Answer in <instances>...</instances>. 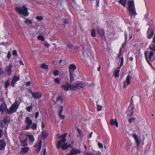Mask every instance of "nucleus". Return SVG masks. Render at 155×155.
<instances>
[{
  "label": "nucleus",
  "mask_w": 155,
  "mask_h": 155,
  "mask_svg": "<svg viewBox=\"0 0 155 155\" xmlns=\"http://www.w3.org/2000/svg\"><path fill=\"white\" fill-rule=\"evenodd\" d=\"M29 147L22 148L21 149V154H24L27 153L29 150Z\"/></svg>",
  "instance_id": "393cba45"
},
{
  "label": "nucleus",
  "mask_w": 155,
  "mask_h": 155,
  "mask_svg": "<svg viewBox=\"0 0 155 155\" xmlns=\"http://www.w3.org/2000/svg\"><path fill=\"white\" fill-rule=\"evenodd\" d=\"M37 127V125L36 124L33 123L32 124L31 126V128L33 130H36Z\"/></svg>",
  "instance_id": "4c0bfd02"
},
{
  "label": "nucleus",
  "mask_w": 155,
  "mask_h": 155,
  "mask_svg": "<svg viewBox=\"0 0 155 155\" xmlns=\"http://www.w3.org/2000/svg\"><path fill=\"white\" fill-rule=\"evenodd\" d=\"M92 133H93V132H91L90 134V135L89 136V138H91V137H92Z\"/></svg>",
  "instance_id": "774afa93"
},
{
  "label": "nucleus",
  "mask_w": 155,
  "mask_h": 155,
  "mask_svg": "<svg viewBox=\"0 0 155 155\" xmlns=\"http://www.w3.org/2000/svg\"><path fill=\"white\" fill-rule=\"evenodd\" d=\"M85 154H86V155H95L94 154H91V153H86Z\"/></svg>",
  "instance_id": "680f3d73"
},
{
  "label": "nucleus",
  "mask_w": 155,
  "mask_h": 155,
  "mask_svg": "<svg viewBox=\"0 0 155 155\" xmlns=\"http://www.w3.org/2000/svg\"><path fill=\"white\" fill-rule=\"evenodd\" d=\"M19 106V104H18V101L16 100L9 109H7V105L5 103L2 104L0 105V112L2 111L3 112L6 110L8 114H12L16 111Z\"/></svg>",
  "instance_id": "f03ea898"
},
{
  "label": "nucleus",
  "mask_w": 155,
  "mask_h": 155,
  "mask_svg": "<svg viewBox=\"0 0 155 155\" xmlns=\"http://www.w3.org/2000/svg\"><path fill=\"white\" fill-rule=\"evenodd\" d=\"M149 49L150 51L149 52L148 55L146 51L144 52L145 58L149 65H151V64L149 62L152 57L154 55V53H155V35H154L153 40L150 45Z\"/></svg>",
  "instance_id": "f257e3e1"
},
{
  "label": "nucleus",
  "mask_w": 155,
  "mask_h": 155,
  "mask_svg": "<svg viewBox=\"0 0 155 155\" xmlns=\"http://www.w3.org/2000/svg\"><path fill=\"white\" fill-rule=\"evenodd\" d=\"M98 145L99 147L100 148H102L103 147V145L101 143H98Z\"/></svg>",
  "instance_id": "864d4df0"
},
{
  "label": "nucleus",
  "mask_w": 155,
  "mask_h": 155,
  "mask_svg": "<svg viewBox=\"0 0 155 155\" xmlns=\"http://www.w3.org/2000/svg\"><path fill=\"white\" fill-rule=\"evenodd\" d=\"M20 80V77L14 76L12 79L11 84L12 87H14L17 84V82Z\"/></svg>",
  "instance_id": "ddd939ff"
},
{
  "label": "nucleus",
  "mask_w": 155,
  "mask_h": 155,
  "mask_svg": "<svg viewBox=\"0 0 155 155\" xmlns=\"http://www.w3.org/2000/svg\"><path fill=\"white\" fill-rule=\"evenodd\" d=\"M63 99L61 96H60L58 97L57 98V102H61V103L62 104L63 103Z\"/></svg>",
  "instance_id": "f704fd0d"
},
{
  "label": "nucleus",
  "mask_w": 155,
  "mask_h": 155,
  "mask_svg": "<svg viewBox=\"0 0 155 155\" xmlns=\"http://www.w3.org/2000/svg\"><path fill=\"white\" fill-rule=\"evenodd\" d=\"M133 96L131 98L130 101V105L129 106V107L131 108V110L130 113V114H128L127 115V116L128 117H131L133 115L134 113L133 110L134 108V101L133 99Z\"/></svg>",
  "instance_id": "6e6552de"
},
{
  "label": "nucleus",
  "mask_w": 155,
  "mask_h": 155,
  "mask_svg": "<svg viewBox=\"0 0 155 155\" xmlns=\"http://www.w3.org/2000/svg\"><path fill=\"white\" fill-rule=\"evenodd\" d=\"M24 22L25 24L29 25H31L32 23V21L30 19L26 18L25 21Z\"/></svg>",
  "instance_id": "cd10ccee"
},
{
  "label": "nucleus",
  "mask_w": 155,
  "mask_h": 155,
  "mask_svg": "<svg viewBox=\"0 0 155 155\" xmlns=\"http://www.w3.org/2000/svg\"><path fill=\"white\" fill-rule=\"evenodd\" d=\"M12 55H15L16 56H18V54L17 53V51L16 50H14L13 51Z\"/></svg>",
  "instance_id": "09e8293b"
},
{
  "label": "nucleus",
  "mask_w": 155,
  "mask_h": 155,
  "mask_svg": "<svg viewBox=\"0 0 155 155\" xmlns=\"http://www.w3.org/2000/svg\"><path fill=\"white\" fill-rule=\"evenodd\" d=\"M128 6L127 10L129 11V13L131 17L135 16L137 15L135 7L134 1L133 0L129 1L128 2Z\"/></svg>",
  "instance_id": "20e7f679"
},
{
  "label": "nucleus",
  "mask_w": 155,
  "mask_h": 155,
  "mask_svg": "<svg viewBox=\"0 0 155 155\" xmlns=\"http://www.w3.org/2000/svg\"><path fill=\"white\" fill-rule=\"evenodd\" d=\"M19 63L21 64H22L23 65H24L22 60H21L20 61Z\"/></svg>",
  "instance_id": "338daca9"
},
{
  "label": "nucleus",
  "mask_w": 155,
  "mask_h": 155,
  "mask_svg": "<svg viewBox=\"0 0 155 155\" xmlns=\"http://www.w3.org/2000/svg\"><path fill=\"white\" fill-rule=\"evenodd\" d=\"M154 34L153 30L150 27L149 28L147 33V38L148 39H150Z\"/></svg>",
  "instance_id": "4468645a"
},
{
  "label": "nucleus",
  "mask_w": 155,
  "mask_h": 155,
  "mask_svg": "<svg viewBox=\"0 0 155 155\" xmlns=\"http://www.w3.org/2000/svg\"><path fill=\"white\" fill-rule=\"evenodd\" d=\"M73 84H70V83L68 84V83H66L65 84H63L61 86V88L63 89L64 90L66 91H68L70 90H73V88H72Z\"/></svg>",
  "instance_id": "9d476101"
},
{
  "label": "nucleus",
  "mask_w": 155,
  "mask_h": 155,
  "mask_svg": "<svg viewBox=\"0 0 155 155\" xmlns=\"http://www.w3.org/2000/svg\"><path fill=\"white\" fill-rule=\"evenodd\" d=\"M33 108V105L31 104L29 106L27 107H26V110L28 112H31Z\"/></svg>",
  "instance_id": "72a5a7b5"
},
{
  "label": "nucleus",
  "mask_w": 155,
  "mask_h": 155,
  "mask_svg": "<svg viewBox=\"0 0 155 155\" xmlns=\"http://www.w3.org/2000/svg\"><path fill=\"white\" fill-rule=\"evenodd\" d=\"M148 14L147 13L146 14H145V15H144V18L145 19H147L148 17Z\"/></svg>",
  "instance_id": "13d9d810"
},
{
  "label": "nucleus",
  "mask_w": 155,
  "mask_h": 155,
  "mask_svg": "<svg viewBox=\"0 0 155 155\" xmlns=\"http://www.w3.org/2000/svg\"><path fill=\"white\" fill-rule=\"evenodd\" d=\"M35 18L38 21H41L43 19V17L42 16H37Z\"/></svg>",
  "instance_id": "ea45409f"
},
{
  "label": "nucleus",
  "mask_w": 155,
  "mask_h": 155,
  "mask_svg": "<svg viewBox=\"0 0 155 155\" xmlns=\"http://www.w3.org/2000/svg\"><path fill=\"white\" fill-rule=\"evenodd\" d=\"M85 86L84 83L83 82H76L73 84V90H76L78 89L83 88Z\"/></svg>",
  "instance_id": "423d86ee"
},
{
  "label": "nucleus",
  "mask_w": 155,
  "mask_h": 155,
  "mask_svg": "<svg viewBox=\"0 0 155 155\" xmlns=\"http://www.w3.org/2000/svg\"><path fill=\"white\" fill-rule=\"evenodd\" d=\"M55 82L56 83L60 84V81L58 78H56L54 80Z\"/></svg>",
  "instance_id": "de8ad7c7"
},
{
  "label": "nucleus",
  "mask_w": 155,
  "mask_h": 155,
  "mask_svg": "<svg viewBox=\"0 0 155 155\" xmlns=\"http://www.w3.org/2000/svg\"><path fill=\"white\" fill-rule=\"evenodd\" d=\"M31 93L32 95V97L35 100L40 98L42 96V94L40 92L33 93L31 91Z\"/></svg>",
  "instance_id": "9b49d317"
},
{
  "label": "nucleus",
  "mask_w": 155,
  "mask_h": 155,
  "mask_svg": "<svg viewBox=\"0 0 155 155\" xmlns=\"http://www.w3.org/2000/svg\"><path fill=\"white\" fill-rule=\"evenodd\" d=\"M81 153V151L79 149H76L74 148H73L71 151L70 153L67 154L69 155H75L79 154Z\"/></svg>",
  "instance_id": "dca6fc26"
},
{
  "label": "nucleus",
  "mask_w": 155,
  "mask_h": 155,
  "mask_svg": "<svg viewBox=\"0 0 155 155\" xmlns=\"http://www.w3.org/2000/svg\"><path fill=\"white\" fill-rule=\"evenodd\" d=\"M63 22L64 25L68 23V20L67 19H65L64 20Z\"/></svg>",
  "instance_id": "5fc2aeb1"
},
{
  "label": "nucleus",
  "mask_w": 155,
  "mask_h": 155,
  "mask_svg": "<svg viewBox=\"0 0 155 155\" xmlns=\"http://www.w3.org/2000/svg\"><path fill=\"white\" fill-rule=\"evenodd\" d=\"M6 143L5 141L2 140H0V150H3L5 148Z\"/></svg>",
  "instance_id": "aec40b11"
},
{
  "label": "nucleus",
  "mask_w": 155,
  "mask_h": 155,
  "mask_svg": "<svg viewBox=\"0 0 155 155\" xmlns=\"http://www.w3.org/2000/svg\"><path fill=\"white\" fill-rule=\"evenodd\" d=\"M127 1V0H119L118 1V2L119 4L125 7L126 6Z\"/></svg>",
  "instance_id": "bb28decb"
},
{
  "label": "nucleus",
  "mask_w": 155,
  "mask_h": 155,
  "mask_svg": "<svg viewBox=\"0 0 155 155\" xmlns=\"http://www.w3.org/2000/svg\"><path fill=\"white\" fill-rule=\"evenodd\" d=\"M39 113L38 112H36L35 114V118H37L39 116Z\"/></svg>",
  "instance_id": "4d7b16f0"
},
{
  "label": "nucleus",
  "mask_w": 155,
  "mask_h": 155,
  "mask_svg": "<svg viewBox=\"0 0 155 155\" xmlns=\"http://www.w3.org/2000/svg\"><path fill=\"white\" fill-rule=\"evenodd\" d=\"M42 144V141L41 140L38 143L36 144L35 146V151L38 152L41 150Z\"/></svg>",
  "instance_id": "f3484780"
},
{
  "label": "nucleus",
  "mask_w": 155,
  "mask_h": 155,
  "mask_svg": "<svg viewBox=\"0 0 155 155\" xmlns=\"http://www.w3.org/2000/svg\"><path fill=\"white\" fill-rule=\"evenodd\" d=\"M125 41L124 43L122 44V45L121 46V47L120 48H121V49L122 48H124L125 46V45H126L125 43H126V42L127 39V34L125 32Z\"/></svg>",
  "instance_id": "473e14b6"
},
{
  "label": "nucleus",
  "mask_w": 155,
  "mask_h": 155,
  "mask_svg": "<svg viewBox=\"0 0 155 155\" xmlns=\"http://www.w3.org/2000/svg\"><path fill=\"white\" fill-rule=\"evenodd\" d=\"M120 68H119V67L118 68L117 70H116L114 73V75L115 78L118 77L119 76V72L120 71Z\"/></svg>",
  "instance_id": "c85d7f7f"
},
{
  "label": "nucleus",
  "mask_w": 155,
  "mask_h": 155,
  "mask_svg": "<svg viewBox=\"0 0 155 155\" xmlns=\"http://www.w3.org/2000/svg\"><path fill=\"white\" fill-rule=\"evenodd\" d=\"M53 74L55 76H57L59 75V71L58 70H56L54 71Z\"/></svg>",
  "instance_id": "c03bdc74"
},
{
  "label": "nucleus",
  "mask_w": 155,
  "mask_h": 155,
  "mask_svg": "<svg viewBox=\"0 0 155 155\" xmlns=\"http://www.w3.org/2000/svg\"><path fill=\"white\" fill-rule=\"evenodd\" d=\"M63 111V107L62 106H61V108L59 110V114H62V112Z\"/></svg>",
  "instance_id": "8fccbe9b"
},
{
  "label": "nucleus",
  "mask_w": 155,
  "mask_h": 155,
  "mask_svg": "<svg viewBox=\"0 0 155 155\" xmlns=\"http://www.w3.org/2000/svg\"><path fill=\"white\" fill-rule=\"evenodd\" d=\"M10 118L8 116H6L4 118L3 121L1 123V127H4L5 126H7L10 122Z\"/></svg>",
  "instance_id": "0eeeda50"
},
{
  "label": "nucleus",
  "mask_w": 155,
  "mask_h": 155,
  "mask_svg": "<svg viewBox=\"0 0 155 155\" xmlns=\"http://www.w3.org/2000/svg\"><path fill=\"white\" fill-rule=\"evenodd\" d=\"M12 68V65L11 64H10L8 66H7L5 69V72L6 74L8 75H11Z\"/></svg>",
  "instance_id": "2eb2a0df"
},
{
  "label": "nucleus",
  "mask_w": 155,
  "mask_h": 155,
  "mask_svg": "<svg viewBox=\"0 0 155 155\" xmlns=\"http://www.w3.org/2000/svg\"><path fill=\"white\" fill-rule=\"evenodd\" d=\"M99 1H97V0H96V6H99Z\"/></svg>",
  "instance_id": "69168bd1"
},
{
  "label": "nucleus",
  "mask_w": 155,
  "mask_h": 155,
  "mask_svg": "<svg viewBox=\"0 0 155 155\" xmlns=\"http://www.w3.org/2000/svg\"><path fill=\"white\" fill-rule=\"evenodd\" d=\"M132 78V76L128 75L127 77L126 80L124 82L123 87L126 88L127 86L130 84V79Z\"/></svg>",
  "instance_id": "f8f14e48"
},
{
  "label": "nucleus",
  "mask_w": 155,
  "mask_h": 155,
  "mask_svg": "<svg viewBox=\"0 0 155 155\" xmlns=\"http://www.w3.org/2000/svg\"><path fill=\"white\" fill-rule=\"evenodd\" d=\"M46 149H45L43 151V155H45L46 154Z\"/></svg>",
  "instance_id": "e2e57ef3"
},
{
  "label": "nucleus",
  "mask_w": 155,
  "mask_h": 155,
  "mask_svg": "<svg viewBox=\"0 0 155 155\" xmlns=\"http://www.w3.org/2000/svg\"><path fill=\"white\" fill-rule=\"evenodd\" d=\"M110 124L112 125H115L117 127L118 126V123L116 119H111L110 121Z\"/></svg>",
  "instance_id": "412c9836"
},
{
  "label": "nucleus",
  "mask_w": 155,
  "mask_h": 155,
  "mask_svg": "<svg viewBox=\"0 0 155 155\" xmlns=\"http://www.w3.org/2000/svg\"><path fill=\"white\" fill-rule=\"evenodd\" d=\"M67 135V133H65L59 136V138H62V139L60 140L58 142L56 145L57 149H59L61 147L62 150H64L67 149L68 147H71V144L68 145L67 143H65L66 141V139L65 137Z\"/></svg>",
  "instance_id": "7ed1b4c3"
},
{
  "label": "nucleus",
  "mask_w": 155,
  "mask_h": 155,
  "mask_svg": "<svg viewBox=\"0 0 155 155\" xmlns=\"http://www.w3.org/2000/svg\"><path fill=\"white\" fill-rule=\"evenodd\" d=\"M77 130L78 133V136L80 138H82L83 137V135L81 130L78 128H77Z\"/></svg>",
  "instance_id": "c756f323"
},
{
  "label": "nucleus",
  "mask_w": 155,
  "mask_h": 155,
  "mask_svg": "<svg viewBox=\"0 0 155 155\" xmlns=\"http://www.w3.org/2000/svg\"><path fill=\"white\" fill-rule=\"evenodd\" d=\"M97 31L99 34L101 35L102 38H104V31L102 29L98 28L97 29Z\"/></svg>",
  "instance_id": "5701e85b"
},
{
  "label": "nucleus",
  "mask_w": 155,
  "mask_h": 155,
  "mask_svg": "<svg viewBox=\"0 0 155 155\" xmlns=\"http://www.w3.org/2000/svg\"><path fill=\"white\" fill-rule=\"evenodd\" d=\"M41 124H42V128L43 129L45 127V125L44 124V123L43 122H42Z\"/></svg>",
  "instance_id": "052dcab7"
},
{
  "label": "nucleus",
  "mask_w": 155,
  "mask_h": 155,
  "mask_svg": "<svg viewBox=\"0 0 155 155\" xmlns=\"http://www.w3.org/2000/svg\"><path fill=\"white\" fill-rule=\"evenodd\" d=\"M122 52V50L121 49V48H120V51H119V54L118 55L117 57V58H116V59H117L118 58H119L120 57V56L121 55Z\"/></svg>",
  "instance_id": "a18cd8bd"
},
{
  "label": "nucleus",
  "mask_w": 155,
  "mask_h": 155,
  "mask_svg": "<svg viewBox=\"0 0 155 155\" xmlns=\"http://www.w3.org/2000/svg\"><path fill=\"white\" fill-rule=\"evenodd\" d=\"M10 85V83L8 80L5 83L4 87L5 89L7 88Z\"/></svg>",
  "instance_id": "c9c22d12"
},
{
  "label": "nucleus",
  "mask_w": 155,
  "mask_h": 155,
  "mask_svg": "<svg viewBox=\"0 0 155 155\" xmlns=\"http://www.w3.org/2000/svg\"><path fill=\"white\" fill-rule=\"evenodd\" d=\"M124 63V58L123 57H122L120 58V66L119 67V68H120L123 65Z\"/></svg>",
  "instance_id": "58836bf2"
},
{
  "label": "nucleus",
  "mask_w": 155,
  "mask_h": 155,
  "mask_svg": "<svg viewBox=\"0 0 155 155\" xmlns=\"http://www.w3.org/2000/svg\"><path fill=\"white\" fill-rule=\"evenodd\" d=\"M62 114H59V117L61 119H64V118L65 116L64 115H62Z\"/></svg>",
  "instance_id": "49530a36"
},
{
  "label": "nucleus",
  "mask_w": 155,
  "mask_h": 155,
  "mask_svg": "<svg viewBox=\"0 0 155 155\" xmlns=\"http://www.w3.org/2000/svg\"><path fill=\"white\" fill-rule=\"evenodd\" d=\"M91 35L93 37H94L95 36V30L93 29L91 31Z\"/></svg>",
  "instance_id": "a19ab883"
},
{
  "label": "nucleus",
  "mask_w": 155,
  "mask_h": 155,
  "mask_svg": "<svg viewBox=\"0 0 155 155\" xmlns=\"http://www.w3.org/2000/svg\"><path fill=\"white\" fill-rule=\"evenodd\" d=\"M97 111H99L102 110V106L97 104Z\"/></svg>",
  "instance_id": "37998d69"
},
{
  "label": "nucleus",
  "mask_w": 155,
  "mask_h": 155,
  "mask_svg": "<svg viewBox=\"0 0 155 155\" xmlns=\"http://www.w3.org/2000/svg\"><path fill=\"white\" fill-rule=\"evenodd\" d=\"M26 135L28 138L29 142L32 143L34 142L35 139L34 136L33 135L27 134H26Z\"/></svg>",
  "instance_id": "4be33fe9"
},
{
  "label": "nucleus",
  "mask_w": 155,
  "mask_h": 155,
  "mask_svg": "<svg viewBox=\"0 0 155 155\" xmlns=\"http://www.w3.org/2000/svg\"><path fill=\"white\" fill-rule=\"evenodd\" d=\"M132 136L134 138L136 143V145L137 147H139L140 146V142L138 138V136L136 134L133 133L132 134Z\"/></svg>",
  "instance_id": "a211bd4d"
},
{
  "label": "nucleus",
  "mask_w": 155,
  "mask_h": 155,
  "mask_svg": "<svg viewBox=\"0 0 155 155\" xmlns=\"http://www.w3.org/2000/svg\"><path fill=\"white\" fill-rule=\"evenodd\" d=\"M7 57L8 59H9L11 57V54L10 51H8V52Z\"/></svg>",
  "instance_id": "3c124183"
},
{
  "label": "nucleus",
  "mask_w": 155,
  "mask_h": 155,
  "mask_svg": "<svg viewBox=\"0 0 155 155\" xmlns=\"http://www.w3.org/2000/svg\"><path fill=\"white\" fill-rule=\"evenodd\" d=\"M70 73V84H71V83L74 80V78L73 77V73Z\"/></svg>",
  "instance_id": "2f4dec72"
},
{
  "label": "nucleus",
  "mask_w": 155,
  "mask_h": 155,
  "mask_svg": "<svg viewBox=\"0 0 155 155\" xmlns=\"http://www.w3.org/2000/svg\"><path fill=\"white\" fill-rule=\"evenodd\" d=\"M16 11L19 14H21L25 16H27L29 15L28 8L25 6L22 7H17L15 8Z\"/></svg>",
  "instance_id": "39448f33"
},
{
  "label": "nucleus",
  "mask_w": 155,
  "mask_h": 155,
  "mask_svg": "<svg viewBox=\"0 0 155 155\" xmlns=\"http://www.w3.org/2000/svg\"><path fill=\"white\" fill-rule=\"evenodd\" d=\"M3 73H4V71L3 69L1 68H0V76H1V74Z\"/></svg>",
  "instance_id": "6e6d98bb"
},
{
  "label": "nucleus",
  "mask_w": 155,
  "mask_h": 155,
  "mask_svg": "<svg viewBox=\"0 0 155 155\" xmlns=\"http://www.w3.org/2000/svg\"><path fill=\"white\" fill-rule=\"evenodd\" d=\"M72 47V45L71 44H68L67 46V48L69 49H71Z\"/></svg>",
  "instance_id": "603ef678"
},
{
  "label": "nucleus",
  "mask_w": 155,
  "mask_h": 155,
  "mask_svg": "<svg viewBox=\"0 0 155 155\" xmlns=\"http://www.w3.org/2000/svg\"><path fill=\"white\" fill-rule=\"evenodd\" d=\"M25 123L27 124L25 128V129L26 130H28L30 128L31 125L32 123V120L30 119L29 117H26Z\"/></svg>",
  "instance_id": "1a4fd4ad"
},
{
  "label": "nucleus",
  "mask_w": 155,
  "mask_h": 155,
  "mask_svg": "<svg viewBox=\"0 0 155 155\" xmlns=\"http://www.w3.org/2000/svg\"><path fill=\"white\" fill-rule=\"evenodd\" d=\"M76 69V67L75 64H72L70 65L69 67V73H73L74 71Z\"/></svg>",
  "instance_id": "6ab92c4d"
},
{
  "label": "nucleus",
  "mask_w": 155,
  "mask_h": 155,
  "mask_svg": "<svg viewBox=\"0 0 155 155\" xmlns=\"http://www.w3.org/2000/svg\"><path fill=\"white\" fill-rule=\"evenodd\" d=\"M45 46H47L48 47L49 46V45L47 42H46L45 43Z\"/></svg>",
  "instance_id": "0e129e2a"
},
{
  "label": "nucleus",
  "mask_w": 155,
  "mask_h": 155,
  "mask_svg": "<svg viewBox=\"0 0 155 155\" xmlns=\"http://www.w3.org/2000/svg\"><path fill=\"white\" fill-rule=\"evenodd\" d=\"M31 84V82L30 81H28L27 82L26 84V85L27 86H28Z\"/></svg>",
  "instance_id": "bf43d9fd"
},
{
  "label": "nucleus",
  "mask_w": 155,
  "mask_h": 155,
  "mask_svg": "<svg viewBox=\"0 0 155 155\" xmlns=\"http://www.w3.org/2000/svg\"><path fill=\"white\" fill-rule=\"evenodd\" d=\"M28 139L26 138L24 140H20V142L21 143V146L22 147H26L27 146L28 144L27 143Z\"/></svg>",
  "instance_id": "b1692460"
},
{
  "label": "nucleus",
  "mask_w": 155,
  "mask_h": 155,
  "mask_svg": "<svg viewBox=\"0 0 155 155\" xmlns=\"http://www.w3.org/2000/svg\"><path fill=\"white\" fill-rule=\"evenodd\" d=\"M135 120V118L134 117L131 118L129 119L128 122L130 123H132Z\"/></svg>",
  "instance_id": "79ce46f5"
},
{
  "label": "nucleus",
  "mask_w": 155,
  "mask_h": 155,
  "mask_svg": "<svg viewBox=\"0 0 155 155\" xmlns=\"http://www.w3.org/2000/svg\"><path fill=\"white\" fill-rule=\"evenodd\" d=\"M48 134L45 130H43L41 133V135L42 137L43 138V140H45L47 137Z\"/></svg>",
  "instance_id": "a878e982"
},
{
  "label": "nucleus",
  "mask_w": 155,
  "mask_h": 155,
  "mask_svg": "<svg viewBox=\"0 0 155 155\" xmlns=\"http://www.w3.org/2000/svg\"><path fill=\"white\" fill-rule=\"evenodd\" d=\"M38 39L40 40L44 41L45 40L44 37L42 35H39L38 36Z\"/></svg>",
  "instance_id": "e433bc0d"
},
{
  "label": "nucleus",
  "mask_w": 155,
  "mask_h": 155,
  "mask_svg": "<svg viewBox=\"0 0 155 155\" xmlns=\"http://www.w3.org/2000/svg\"><path fill=\"white\" fill-rule=\"evenodd\" d=\"M41 68L43 69L47 70L48 68V66L45 63H43L40 65Z\"/></svg>",
  "instance_id": "7c9ffc66"
}]
</instances>
